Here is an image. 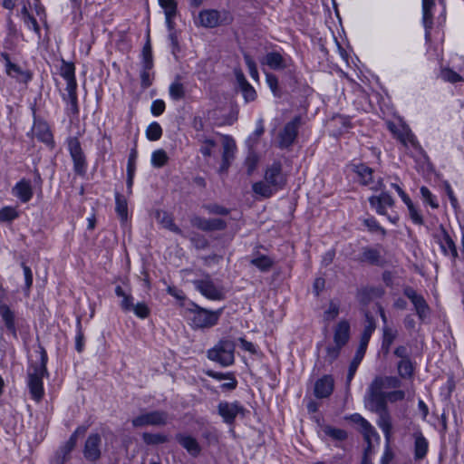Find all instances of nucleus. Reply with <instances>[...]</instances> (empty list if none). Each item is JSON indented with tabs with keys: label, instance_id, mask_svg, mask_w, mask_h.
<instances>
[{
	"label": "nucleus",
	"instance_id": "1",
	"mask_svg": "<svg viewBox=\"0 0 464 464\" xmlns=\"http://www.w3.org/2000/svg\"><path fill=\"white\" fill-rule=\"evenodd\" d=\"M364 401L365 407L368 410L378 414V425L384 432L386 440L390 441L392 424L385 397V392L378 390L370 384Z\"/></svg>",
	"mask_w": 464,
	"mask_h": 464
},
{
	"label": "nucleus",
	"instance_id": "2",
	"mask_svg": "<svg viewBox=\"0 0 464 464\" xmlns=\"http://www.w3.org/2000/svg\"><path fill=\"white\" fill-rule=\"evenodd\" d=\"M234 342L224 339L208 352V357L211 361L217 362L223 366L231 365L234 362L235 356Z\"/></svg>",
	"mask_w": 464,
	"mask_h": 464
},
{
	"label": "nucleus",
	"instance_id": "3",
	"mask_svg": "<svg viewBox=\"0 0 464 464\" xmlns=\"http://www.w3.org/2000/svg\"><path fill=\"white\" fill-rule=\"evenodd\" d=\"M45 355L40 365L33 368L28 373V387L32 398L39 401L44 396L43 377L46 374Z\"/></svg>",
	"mask_w": 464,
	"mask_h": 464
},
{
	"label": "nucleus",
	"instance_id": "4",
	"mask_svg": "<svg viewBox=\"0 0 464 464\" xmlns=\"http://www.w3.org/2000/svg\"><path fill=\"white\" fill-rule=\"evenodd\" d=\"M300 125V116L295 117L291 121L285 125L278 134V145L280 148H287L295 142Z\"/></svg>",
	"mask_w": 464,
	"mask_h": 464
},
{
	"label": "nucleus",
	"instance_id": "5",
	"mask_svg": "<svg viewBox=\"0 0 464 464\" xmlns=\"http://www.w3.org/2000/svg\"><path fill=\"white\" fill-rule=\"evenodd\" d=\"M168 414L164 411H150L140 414L132 420L134 427H143L147 425L163 426L167 424Z\"/></svg>",
	"mask_w": 464,
	"mask_h": 464
},
{
	"label": "nucleus",
	"instance_id": "6",
	"mask_svg": "<svg viewBox=\"0 0 464 464\" xmlns=\"http://www.w3.org/2000/svg\"><path fill=\"white\" fill-rule=\"evenodd\" d=\"M221 144L223 148L222 163L220 165L218 172L222 174L226 173L228 168L230 167V164L235 158V151L237 147L235 140L231 137L227 135L222 136Z\"/></svg>",
	"mask_w": 464,
	"mask_h": 464
},
{
	"label": "nucleus",
	"instance_id": "7",
	"mask_svg": "<svg viewBox=\"0 0 464 464\" xmlns=\"http://www.w3.org/2000/svg\"><path fill=\"white\" fill-rule=\"evenodd\" d=\"M197 289L207 298L220 300L223 298L222 289L217 286L209 276L194 281Z\"/></svg>",
	"mask_w": 464,
	"mask_h": 464
},
{
	"label": "nucleus",
	"instance_id": "8",
	"mask_svg": "<svg viewBox=\"0 0 464 464\" xmlns=\"http://www.w3.org/2000/svg\"><path fill=\"white\" fill-rule=\"evenodd\" d=\"M71 156L74 162V169L78 174L82 175L85 169V156L81 143L77 138H71L68 141Z\"/></svg>",
	"mask_w": 464,
	"mask_h": 464
},
{
	"label": "nucleus",
	"instance_id": "9",
	"mask_svg": "<svg viewBox=\"0 0 464 464\" xmlns=\"http://www.w3.org/2000/svg\"><path fill=\"white\" fill-rule=\"evenodd\" d=\"M404 295L412 302L420 319H425L430 313V308L424 298L418 295L411 287H406L404 289Z\"/></svg>",
	"mask_w": 464,
	"mask_h": 464
},
{
	"label": "nucleus",
	"instance_id": "10",
	"mask_svg": "<svg viewBox=\"0 0 464 464\" xmlns=\"http://www.w3.org/2000/svg\"><path fill=\"white\" fill-rule=\"evenodd\" d=\"M220 314L221 311L213 312L201 308L194 316V324L201 328L213 326L218 323Z\"/></svg>",
	"mask_w": 464,
	"mask_h": 464
},
{
	"label": "nucleus",
	"instance_id": "11",
	"mask_svg": "<svg viewBox=\"0 0 464 464\" xmlns=\"http://www.w3.org/2000/svg\"><path fill=\"white\" fill-rule=\"evenodd\" d=\"M265 180L272 184L275 188H282L285 183V177L282 172V166L280 163H274L268 168L265 174Z\"/></svg>",
	"mask_w": 464,
	"mask_h": 464
},
{
	"label": "nucleus",
	"instance_id": "12",
	"mask_svg": "<svg viewBox=\"0 0 464 464\" xmlns=\"http://www.w3.org/2000/svg\"><path fill=\"white\" fill-rule=\"evenodd\" d=\"M218 412L226 422L233 423L238 414H244V409L236 402H221L218 405Z\"/></svg>",
	"mask_w": 464,
	"mask_h": 464
},
{
	"label": "nucleus",
	"instance_id": "13",
	"mask_svg": "<svg viewBox=\"0 0 464 464\" xmlns=\"http://www.w3.org/2000/svg\"><path fill=\"white\" fill-rule=\"evenodd\" d=\"M198 24L205 28H214L221 24L220 14L214 9L202 10L198 14Z\"/></svg>",
	"mask_w": 464,
	"mask_h": 464
},
{
	"label": "nucleus",
	"instance_id": "14",
	"mask_svg": "<svg viewBox=\"0 0 464 464\" xmlns=\"http://www.w3.org/2000/svg\"><path fill=\"white\" fill-rule=\"evenodd\" d=\"M334 382L331 375H324L314 384V395L317 398H326L334 391Z\"/></svg>",
	"mask_w": 464,
	"mask_h": 464
},
{
	"label": "nucleus",
	"instance_id": "15",
	"mask_svg": "<svg viewBox=\"0 0 464 464\" xmlns=\"http://www.w3.org/2000/svg\"><path fill=\"white\" fill-rule=\"evenodd\" d=\"M100 442L101 438L98 434H92L88 437L84 446V457L87 459L91 461H95L100 458Z\"/></svg>",
	"mask_w": 464,
	"mask_h": 464
},
{
	"label": "nucleus",
	"instance_id": "16",
	"mask_svg": "<svg viewBox=\"0 0 464 464\" xmlns=\"http://www.w3.org/2000/svg\"><path fill=\"white\" fill-rule=\"evenodd\" d=\"M192 223L195 227L204 231L222 230L226 227V222L220 218L205 219L196 217L193 218Z\"/></svg>",
	"mask_w": 464,
	"mask_h": 464
},
{
	"label": "nucleus",
	"instance_id": "17",
	"mask_svg": "<svg viewBox=\"0 0 464 464\" xmlns=\"http://www.w3.org/2000/svg\"><path fill=\"white\" fill-rule=\"evenodd\" d=\"M355 172L361 179V182L363 185H372L371 188L374 190H378L382 188V180L373 181L372 180V169L365 165H359L355 167Z\"/></svg>",
	"mask_w": 464,
	"mask_h": 464
},
{
	"label": "nucleus",
	"instance_id": "18",
	"mask_svg": "<svg viewBox=\"0 0 464 464\" xmlns=\"http://www.w3.org/2000/svg\"><path fill=\"white\" fill-rule=\"evenodd\" d=\"M350 337V324L346 320H341L334 326V340L338 346H343Z\"/></svg>",
	"mask_w": 464,
	"mask_h": 464
},
{
	"label": "nucleus",
	"instance_id": "19",
	"mask_svg": "<svg viewBox=\"0 0 464 464\" xmlns=\"http://www.w3.org/2000/svg\"><path fill=\"white\" fill-rule=\"evenodd\" d=\"M371 384L376 389L384 392V390L399 388L401 381L394 376H377Z\"/></svg>",
	"mask_w": 464,
	"mask_h": 464
},
{
	"label": "nucleus",
	"instance_id": "20",
	"mask_svg": "<svg viewBox=\"0 0 464 464\" xmlns=\"http://www.w3.org/2000/svg\"><path fill=\"white\" fill-rule=\"evenodd\" d=\"M176 439L190 455L198 456L200 453L201 448L195 438L183 434H178Z\"/></svg>",
	"mask_w": 464,
	"mask_h": 464
},
{
	"label": "nucleus",
	"instance_id": "21",
	"mask_svg": "<svg viewBox=\"0 0 464 464\" xmlns=\"http://www.w3.org/2000/svg\"><path fill=\"white\" fill-rule=\"evenodd\" d=\"M154 216L157 221L165 228L178 234H182V231L175 225L172 216L168 212L158 209L154 212Z\"/></svg>",
	"mask_w": 464,
	"mask_h": 464
},
{
	"label": "nucleus",
	"instance_id": "22",
	"mask_svg": "<svg viewBox=\"0 0 464 464\" xmlns=\"http://www.w3.org/2000/svg\"><path fill=\"white\" fill-rule=\"evenodd\" d=\"M14 193L21 201L27 202L33 196V189L30 181L22 179L13 188Z\"/></svg>",
	"mask_w": 464,
	"mask_h": 464
},
{
	"label": "nucleus",
	"instance_id": "23",
	"mask_svg": "<svg viewBox=\"0 0 464 464\" xmlns=\"http://www.w3.org/2000/svg\"><path fill=\"white\" fill-rule=\"evenodd\" d=\"M85 429L78 428L73 434L71 436V438L68 440V441L65 443L64 447L63 448V457H57L54 459V464H63L66 459V456L70 454V452L74 449L77 442V436L80 433H84Z\"/></svg>",
	"mask_w": 464,
	"mask_h": 464
},
{
	"label": "nucleus",
	"instance_id": "24",
	"mask_svg": "<svg viewBox=\"0 0 464 464\" xmlns=\"http://www.w3.org/2000/svg\"><path fill=\"white\" fill-rule=\"evenodd\" d=\"M370 203L372 207L376 208L378 213L384 215L385 207H392L393 205V199L388 193H382L378 197H372Z\"/></svg>",
	"mask_w": 464,
	"mask_h": 464
},
{
	"label": "nucleus",
	"instance_id": "25",
	"mask_svg": "<svg viewBox=\"0 0 464 464\" xmlns=\"http://www.w3.org/2000/svg\"><path fill=\"white\" fill-rule=\"evenodd\" d=\"M4 57L6 61V72L9 76L22 82H27L31 78L30 73L23 72L19 66L11 63L7 54H4Z\"/></svg>",
	"mask_w": 464,
	"mask_h": 464
},
{
	"label": "nucleus",
	"instance_id": "26",
	"mask_svg": "<svg viewBox=\"0 0 464 464\" xmlns=\"http://www.w3.org/2000/svg\"><path fill=\"white\" fill-rule=\"evenodd\" d=\"M160 6L164 9L166 22L169 30L173 29L172 19L176 15L177 3L175 0H159Z\"/></svg>",
	"mask_w": 464,
	"mask_h": 464
},
{
	"label": "nucleus",
	"instance_id": "27",
	"mask_svg": "<svg viewBox=\"0 0 464 464\" xmlns=\"http://www.w3.org/2000/svg\"><path fill=\"white\" fill-rule=\"evenodd\" d=\"M263 63L267 64L271 69L274 70L285 69L286 67L285 59L277 52L268 53L266 55Z\"/></svg>",
	"mask_w": 464,
	"mask_h": 464
},
{
	"label": "nucleus",
	"instance_id": "28",
	"mask_svg": "<svg viewBox=\"0 0 464 464\" xmlns=\"http://www.w3.org/2000/svg\"><path fill=\"white\" fill-rule=\"evenodd\" d=\"M33 135L46 143L51 142L53 139L49 127L44 122H37L34 125Z\"/></svg>",
	"mask_w": 464,
	"mask_h": 464
},
{
	"label": "nucleus",
	"instance_id": "29",
	"mask_svg": "<svg viewBox=\"0 0 464 464\" xmlns=\"http://www.w3.org/2000/svg\"><path fill=\"white\" fill-rule=\"evenodd\" d=\"M366 317V324L364 326L363 333L361 338V349L366 350L367 344L370 341L371 335L372 332L375 330V322L372 316L369 315L368 313L365 314Z\"/></svg>",
	"mask_w": 464,
	"mask_h": 464
},
{
	"label": "nucleus",
	"instance_id": "30",
	"mask_svg": "<svg viewBox=\"0 0 464 464\" xmlns=\"http://www.w3.org/2000/svg\"><path fill=\"white\" fill-rule=\"evenodd\" d=\"M415 443H414V453L415 459H423L428 450V442L426 439L422 436L421 433H415Z\"/></svg>",
	"mask_w": 464,
	"mask_h": 464
},
{
	"label": "nucleus",
	"instance_id": "31",
	"mask_svg": "<svg viewBox=\"0 0 464 464\" xmlns=\"http://www.w3.org/2000/svg\"><path fill=\"white\" fill-rule=\"evenodd\" d=\"M435 5L434 0H422L423 24L426 30H430L433 24L432 8Z\"/></svg>",
	"mask_w": 464,
	"mask_h": 464
},
{
	"label": "nucleus",
	"instance_id": "32",
	"mask_svg": "<svg viewBox=\"0 0 464 464\" xmlns=\"http://www.w3.org/2000/svg\"><path fill=\"white\" fill-rule=\"evenodd\" d=\"M0 315L2 316L6 328L13 334H15L14 314L7 304L0 305Z\"/></svg>",
	"mask_w": 464,
	"mask_h": 464
},
{
	"label": "nucleus",
	"instance_id": "33",
	"mask_svg": "<svg viewBox=\"0 0 464 464\" xmlns=\"http://www.w3.org/2000/svg\"><path fill=\"white\" fill-rule=\"evenodd\" d=\"M440 246L444 254H450L454 259L458 256L457 248L453 240L444 230L442 233V239L440 240Z\"/></svg>",
	"mask_w": 464,
	"mask_h": 464
},
{
	"label": "nucleus",
	"instance_id": "34",
	"mask_svg": "<svg viewBox=\"0 0 464 464\" xmlns=\"http://www.w3.org/2000/svg\"><path fill=\"white\" fill-rule=\"evenodd\" d=\"M384 291L381 287H368L360 292L361 302L367 304L372 299L380 298L382 296Z\"/></svg>",
	"mask_w": 464,
	"mask_h": 464
},
{
	"label": "nucleus",
	"instance_id": "35",
	"mask_svg": "<svg viewBox=\"0 0 464 464\" xmlns=\"http://www.w3.org/2000/svg\"><path fill=\"white\" fill-rule=\"evenodd\" d=\"M253 190L256 194L260 195L261 197L269 198L277 190V188H275L272 184H269L265 180L255 183L253 185Z\"/></svg>",
	"mask_w": 464,
	"mask_h": 464
},
{
	"label": "nucleus",
	"instance_id": "36",
	"mask_svg": "<svg viewBox=\"0 0 464 464\" xmlns=\"http://www.w3.org/2000/svg\"><path fill=\"white\" fill-rule=\"evenodd\" d=\"M340 314V304L337 301L331 300L328 304V307L324 312V322L330 323L335 320Z\"/></svg>",
	"mask_w": 464,
	"mask_h": 464
},
{
	"label": "nucleus",
	"instance_id": "37",
	"mask_svg": "<svg viewBox=\"0 0 464 464\" xmlns=\"http://www.w3.org/2000/svg\"><path fill=\"white\" fill-rule=\"evenodd\" d=\"M397 368L401 378L408 379L413 375L414 366L410 359L401 360Z\"/></svg>",
	"mask_w": 464,
	"mask_h": 464
},
{
	"label": "nucleus",
	"instance_id": "38",
	"mask_svg": "<svg viewBox=\"0 0 464 464\" xmlns=\"http://www.w3.org/2000/svg\"><path fill=\"white\" fill-rule=\"evenodd\" d=\"M360 431L362 434L364 440L367 442V447H371V449H372V439H374L375 440H379V435L377 434L374 428L368 421L365 426H362L360 429Z\"/></svg>",
	"mask_w": 464,
	"mask_h": 464
},
{
	"label": "nucleus",
	"instance_id": "39",
	"mask_svg": "<svg viewBox=\"0 0 464 464\" xmlns=\"http://www.w3.org/2000/svg\"><path fill=\"white\" fill-rule=\"evenodd\" d=\"M185 86L179 82V79L178 78L169 86V95L173 100H180L185 97Z\"/></svg>",
	"mask_w": 464,
	"mask_h": 464
},
{
	"label": "nucleus",
	"instance_id": "40",
	"mask_svg": "<svg viewBox=\"0 0 464 464\" xmlns=\"http://www.w3.org/2000/svg\"><path fill=\"white\" fill-rule=\"evenodd\" d=\"M142 439H143L144 442L148 445L161 444V443H165L169 440L168 436H166L164 434H160V433L153 434V433H149V432L143 433Z\"/></svg>",
	"mask_w": 464,
	"mask_h": 464
},
{
	"label": "nucleus",
	"instance_id": "41",
	"mask_svg": "<svg viewBox=\"0 0 464 464\" xmlns=\"http://www.w3.org/2000/svg\"><path fill=\"white\" fill-rule=\"evenodd\" d=\"M116 211L123 222L128 219L127 200L121 195H116Z\"/></svg>",
	"mask_w": 464,
	"mask_h": 464
},
{
	"label": "nucleus",
	"instance_id": "42",
	"mask_svg": "<svg viewBox=\"0 0 464 464\" xmlns=\"http://www.w3.org/2000/svg\"><path fill=\"white\" fill-rule=\"evenodd\" d=\"M115 293L118 296L122 297L121 301V308L126 312H130L134 304H133V298L131 295H129L125 294L123 289L121 286H117L115 288Z\"/></svg>",
	"mask_w": 464,
	"mask_h": 464
},
{
	"label": "nucleus",
	"instance_id": "43",
	"mask_svg": "<svg viewBox=\"0 0 464 464\" xmlns=\"http://www.w3.org/2000/svg\"><path fill=\"white\" fill-rule=\"evenodd\" d=\"M169 157L164 150H157L151 155V163L156 168H161L167 164Z\"/></svg>",
	"mask_w": 464,
	"mask_h": 464
},
{
	"label": "nucleus",
	"instance_id": "44",
	"mask_svg": "<svg viewBox=\"0 0 464 464\" xmlns=\"http://www.w3.org/2000/svg\"><path fill=\"white\" fill-rule=\"evenodd\" d=\"M162 135V129L158 122H152L146 130V136L150 140H158Z\"/></svg>",
	"mask_w": 464,
	"mask_h": 464
},
{
	"label": "nucleus",
	"instance_id": "45",
	"mask_svg": "<svg viewBox=\"0 0 464 464\" xmlns=\"http://www.w3.org/2000/svg\"><path fill=\"white\" fill-rule=\"evenodd\" d=\"M397 337V331L393 330L390 327H384L383 329V343L382 346L386 350V353H388L390 346Z\"/></svg>",
	"mask_w": 464,
	"mask_h": 464
},
{
	"label": "nucleus",
	"instance_id": "46",
	"mask_svg": "<svg viewBox=\"0 0 464 464\" xmlns=\"http://www.w3.org/2000/svg\"><path fill=\"white\" fill-rule=\"evenodd\" d=\"M18 217V212L14 208L5 207L0 209V221L6 222L11 221Z\"/></svg>",
	"mask_w": 464,
	"mask_h": 464
},
{
	"label": "nucleus",
	"instance_id": "47",
	"mask_svg": "<svg viewBox=\"0 0 464 464\" xmlns=\"http://www.w3.org/2000/svg\"><path fill=\"white\" fill-rule=\"evenodd\" d=\"M251 263L263 271L268 270L273 265V261L266 256L255 258Z\"/></svg>",
	"mask_w": 464,
	"mask_h": 464
},
{
	"label": "nucleus",
	"instance_id": "48",
	"mask_svg": "<svg viewBox=\"0 0 464 464\" xmlns=\"http://www.w3.org/2000/svg\"><path fill=\"white\" fill-rule=\"evenodd\" d=\"M66 82H67L66 91L68 92L69 99H70L71 102L72 103V105H76V102H77L76 87H77V84H76L75 78L66 80Z\"/></svg>",
	"mask_w": 464,
	"mask_h": 464
},
{
	"label": "nucleus",
	"instance_id": "49",
	"mask_svg": "<svg viewBox=\"0 0 464 464\" xmlns=\"http://www.w3.org/2000/svg\"><path fill=\"white\" fill-rule=\"evenodd\" d=\"M324 432L332 437L333 439L334 440H343L347 438V433L345 430H341V429H336V428H332V427H326L324 429Z\"/></svg>",
	"mask_w": 464,
	"mask_h": 464
},
{
	"label": "nucleus",
	"instance_id": "50",
	"mask_svg": "<svg viewBox=\"0 0 464 464\" xmlns=\"http://www.w3.org/2000/svg\"><path fill=\"white\" fill-rule=\"evenodd\" d=\"M244 58H245L246 63L249 69V73H250L251 77L255 81L257 82L259 80V74H258V71H257L256 63L251 58V56L247 53L244 54Z\"/></svg>",
	"mask_w": 464,
	"mask_h": 464
},
{
	"label": "nucleus",
	"instance_id": "51",
	"mask_svg": "<svg viewBox=\"0 0 464 464\" xmlns=\"http://www.w3.org/2000/svg\"><path fill=\"white\" fill-rule=\"evenodd\" d=\"M74 70L75 68L73 63L63 61V64L61 67V74L65 80L75 78Z\"/></svg>",
	"mask_w": 464,
	"mask_h": 464
},
{
	"label": "nucleus",
	"instance_id": "52",
	"mask_svg": "<svg viewBox=\"0 0 464 464\" xmlns=\"http://www.w3.org/2000/svg\"><path fill=\"white\" fill-rule=\"evenodd\" d=\"M266 82H267L268 86L270 87L271 91L273 92L274 95L279 97L280 90H279L277 77L272 73H266Z\"/></svg>",
	"mask_w": 464,
	"mask_h": 464
},
{
	"label": "nucleus",
	"instance_id": "53",
	"mask_svg": "<svg viewBox=\"0 0 464 464\" xmlns=\"http://www.w3.org/2000/svg\"><path fill=\"white\" fill-rule=\"evenodd\" d=\"M131 311L140 318H146L150 314V308L143 302L134 304Z\"/></svg>",
	"mask_w": 464,
	"mask_h": 464
},
{
	"label": "nucleus",
	"instance_id": "54",
	"mask_svg": "<svg viewBox=\"0 0 464 464\" xmlns=\"http://www.w3.org/2000/svg\"><path fill=\"white\" fill-rule=\"evenodd\" d=\"M442 78L450 82L455 83L462 81V77L450 69H443L441 71Z\"/></svg>",
	"mask_w": 464,
	"mask_h": 464
},
{
	"label": "nucleus",
	"instance_id": "55",
	"mask_svg": "<svg viewBox=\"0 0 464 464\" xmlns=\"http://www.w3.org/2000/svg\"><path fill=\"white\" fill-rule=\"evenodd\" d=\"M216 147V142L211 139H204L202 140V145L200 151L205 157H210L212 155V150Z\"/></svg>",
	"mask_w": 464,
	"mask_h": 464
},
{
	"label": "nucleus",
	"instance_id": "56",
	"mask_svg": "<svg viewBox=\"0 0 464 464\" xmlns=\"http://www.w3.org/2000/svg\"><path fill=\"white\" fill-rule=\"evenodd\" d=\"M342 347L343 346H338L337 344L334 346H328L326 348V356L324 357V360L329 363H332L339 356Z\"/></svg>",
	"mask_w": 464,
	"mask_h": 464
},
{
	"label": "nucleus",
	"instance_id": "57",
	"mask_svg": "<svg viewBox=\"0 0 464 464\" xmlns=\"http://www.w3.org/2000/svg\"><path fill=\"white\" fill-rule=\"evenodd\" d=\"M386 401L395 402L402 401L405 398V392L401 390H396L391 392H385Z\"/></svg>",
	"mask_w": 464,
	"mask_h": 464
},
{
	"label": "nucleus",
	"instance_id": "58",
	"mask_svg": "<svg viewBox=\"0 0 464 464\" xmlns=\"http://www.w3.org/2000/svg\"><path fill=\"white\" fill-rule=\"evenodd\" d=\"M246 102H253L256 98V90L250 84L240 88Z\"/></svg>",
	"mask_w": 464,
	"mask_h": 464
},
{
	"label": "nucleus",
	"instance_id": "59",
	"mask_svg": "<svg viewBox=\"0 0 464 464\" xmlns=\"http://www.w3.org/2000/svg\"><path fill=\"white\" fill-rule=\"evenodd\" d=\"M165 111V102L162 100H156L152 102L151 112L155 116H159Z\"/></svg>",
	"mask_w": 464,
	"mask_h": 464
},
{
	"label": "nucleus",
	"instance_id": "60",
	"mask_svg": "<svg viewBox=\"0 0 464 464\" xmlns=\"http://www.w3.org/2000/svg\"><path fill=\"white\" fill-rule=\"evenodd\" d=\"M205 208L208 210L210 214L227 215L229 213V211L227 208L216 204L208 205Z\"/></svg>",
	"mask_w": 464,
	"mask_h": 464
},
{
	"label": "nucleus",
	"instance_id": "61",
	"mask_svg": "<svg viewBox=\"0 0 464 464\" xmlns=\"http://www.w3.org/2000/svg\"><path fill=\"white\" fill-rule=\"evenodd\" d=\"M420 193L423 198L434 208H438V205L432 199V194L426 187L420 188Z\"/></svg>",
	"mask_w": 464,
	"mask_h": 464
},
{
	"label": "nucleus",
	"instance_id": "62",
	"mask_svg": "<svg viewBox=\"0 0 464 464\" xmlns=\"http://www.w3.org/2000/svg\"><path fill=\"white\" fill-rule=\"evenodd\" d=\"M24 277H25V286L26 289L29 290L33 285V274L29 266H25L24 264H22Z\"/></svg>",
	"mask_w": 464,
	"mask_h": 464
},
{
	"label": "nucleus",
	"instance_id": "63",
	"mask_svg": "<svg viewBox=\"0 0 464 464\" xmlns=\"http://www.w3.org/2000/svg\"><path fill=\"white\" fill-rule=\"evenodd\" d=\"M379 258V254L376 250L367 249L363 252V259L369 262H376Z\"/></svg>",
	"mask_w": 464,
	"mask_h": 464
},
{
	"label": "nucleus",
	"instance_id": "64",
	"mask_svg": "<svg viewBox=\"0 0 464 464\" xmlns=\"http://www.w3.org/2000/svg\"><path fill=\"white\" fill-rule=\"evenodd\" d=\"M206 373L214 378V379H217L218 381H221V380H227V379H232V374L233 373H221V372H216L214 371H207Z\"/></svg>",
	"mask_w": 464,
	"mask_h": 464
}]
</instances>
